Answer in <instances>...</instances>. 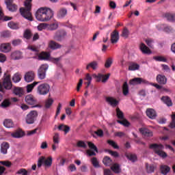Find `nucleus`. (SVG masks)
<instances>
[{"instance_id": "6", "label": "nucleus", "mask_w": 175, "mask_h": 175, "mask_svg": "<svg viewBox=\"0 0 175 175\" xmlns=\"http://www.w3.org/2000/svg\"><path fill=\"white\" fill-rule=\"evenodd\" d=\"M68 35V33H66V31L64 29H59L57 30L53 36V39L55 40H57V42H62L64 39H65V37Z\"/></svg>"}, {"instance_id": "7", "label": "nucleus", "mask_w": 175, "mask_h": 175, "mask_svg": "<svg viewBox=\"0 0 175 175\" xmlns=\"http://www.w3.org/2000/svg\"><path fill=\"white\" fill-rule=\"evenodd\" d=\"M25 100L27 105H30L33 107H40L39 105L36 104L38 103V100L31 94L26 96Z\"/></svg>"}, {"instance_id": "44", "label": "nucleus", "mask_w": 175, "mask_h": 175, "mask_svg": "<svg viewBox=\"0 0 175 175\" xmlns=\"http://www.w3.org/2000/svg\"><path fill=\"white\" fill-rule=\"evenodd\" d=\"M163 17L167 18L168 21H175V14L171 13H165L163 14Z\"/></svg>"}, {"instance_id": "40", "label": "nucleus", "mask_w": 175, "mask_h": 175, "mask_svg": "<svg viewBox=\"0 0 175 175\" xmlns=\"http://www.w3.org/2000/svg\"><path fill=\"white\" fill-rule=\"evenodd\" d=\"M53 103H54L53 98H49L46 99L44 103V109H50L53 106Z\"/></svg>"}, {"instance_id": "26", "label": "nucleus", "mask_w": 175, "mask_h": 175, "mask_svg": "<svg viewBox=\"0 0 175 175\" xmlns=\"http://www.w3.org/2000/svg\"><path fill=\"white\" fill-rule=\"evenodd\" d=\"M49 49H51V50H57L61 49L62 46L58 42H55L54 40H51L49 42Z\"/></svg>"}, {"instance_id": "47", "label": "nucleus", "mask_w": 175, "mask_h": 175, "mask_svg": "<svg viewBox=\"0 0 175 175\" xmlns=\"http://www.w3.org/2000/svg\"><path fill=\"white\" fill-rule=\"evenodd\" d=\"M37 93L39 95H44V83H42L38 87Z\"/></svg>"}, {"instance_id": "42", "label": "nucleus", "mask_w": 175, "mask_h": 175, "mask_svg": "<svg viewBox=\"0 0 175 175\" xmlns=\"http://www.w3.org/2000/svg\"><path fill=\"white\" fill-rule=\"evenodd\" d=\"M11 105L12 103L10 102V99L5 98L1 104V107L3 109H6V107H9Z\"/></svg>"}, {"instance_id": "25", "label": "nucleus", "mask_w": 175, "mask_h": 175, "mask_svg": "<svg viewBox=\"0 0 175 175\" xmlns=\"http://www.w3.org/2000/svg\"><path fill=\"white\" fill-rule=\"evenodd\" d=\"M10 145L8 142H3L1 145V154H8V150H9Z\"/></svg>"}, {"instance_id": "29", "label": "nucleus", "mask_w": 175, "mask_h": 175, "mask_svg": "<svg viewBox=\"0 0 175 175\" xmlns=\"http://www.w3.org/2000/svg\"><path fill=\"white\" fill-rule=\"evenodd\" d=\"M160 172L161 174L166 175L170 172V167L166 165H161L160 166Z\"/></svg>"}, {"instance_id": "30", "label": "nucleus", "mask_w": 175, "mask_h": 175, "mask_svg": "<svg viewBox=\"0 0 175 175\" xmlns=\"http://www.w3.org/2000/svg\"><path fill=\"white\" fill-rule=\"evenodd\" d=\"M57 129L59 131H63V132H64L65 135H66L67 133H69V131H70V127H69V126L65 125V124L59 125Z\"/></svg>"}, {"instance_id": "5", "label": "nucleus", "mask_w": 175, "mask_h": 175, "mask_svg": "<svg viewBox=\"0 0 175 175\" xmlns=\"http://www.w3.org/2000/svg\"><path fill=\"white\" fill-rule=\"evenodd\" d=\"M38 111L33 110L31 111L26 116V122L27 124H33L36 119L38 118Z\"/></svg>"}, {"instance_id": "24", "label": "nucleus", "mask_w": 175, "mask_h": 175, "mask_svg": "<svg viewBox=\"0 0 175 175\" xmlns=\"http://www.w3.org/2000/svg\"><path fill=\"white\" fill-rule=\"evenodd\" d=\"M0 50L2 53H9L11 50L10 43L1 44L0 46Z\"/></svg>"}, {"instance_id": "37", "label": "nucleus", "mask_w": 175, "mask_h": 175, "mask_svg": "<svg viewBox=\"0 0 175 175\" xmlns=\"http://www.w3.org/2000/svg\"><path fill=\"white\" fill-rule=\"evenodd\" d=\"M161 100L163 101V103L167 105L169 107L170 106H173V103H172V99H170V97L169 96H163L161 98Z\"/></svg>"}, {"instance_id": "20", "label": "nucleus", "mask_w": 175, "mask_h": 175, "mask_svg": "<svg viewBox=\"0 0 175 175\" xmlns=\"http://www.w3.org/2000/svg\"><path fill=\"white\" fill-rule=\"evenodd\" d=\"M139 49L143 54L150 55L152 53L151 51V50L150 49V48L148 46H147L146 45H145L144 43H143V42H142L139 44Z\"/></svg>"}, {"instance_id": "57", "label": "nucleus", "mask_w": 175, "mask_h": 175, "mask_svg": "<svg viewBox=\"0 0 175 175\" xmlns=\"http://www.w3.org/2000/svg\"><path fill=\"white\" fill-rule=\"evenodd\" d=\"M91 162L94 167H99V161H98V159H96V157L92 158Z\"/></svg>"}, {"instance_id": "45", "label": "nucleus", "mask_w": 175, "mask_h": 175, "mask_svg": "<svg viewBox=\"0 0 175 175\" xmlns=\"http://www.w3.org/2000/svg\"><path fill=\"white\" fill-rule=\"evenodd\" d=\"M140 66L136 63H131L129 66V70L134 71V70H139Z\"/></svg>"}, {"instance_id": "41", "label": "nucleus", "mask_w": 175, "mask_h": 175, "mask_svg": "<svg viewBox=\"0 0 175 175\" xmlns=\"http://www.w3.org/2000/svg\"><path fill=\"white\" fill-rule=\"evenodd\" d=\"M51 165H53V157L51 156L46 159H44V167H51Z\"/></svg>"}, {"instance_id": "18", "label": "nucleus", "mask_w": 175, "mask_h": 175, "mask_svg": "<svg viewBox=\"0 0 175 175\" xmlns=\"http://www.w3.org/2000/svg\"><path fill=\"white\" fill-rule=\"evenodd\" d=\"M156 80L161 85H165L167 83V78L163 75H158L156 77Z\"/></svg>"}, {"instance_id": "16", "label": "nucleus", "mask_w": 175, "mask_h": 175, "mask_svg": "<svg viewBox=\"0 0 175 175\" xmlns=\"http://www.w3.org/2000/svg\"><path fill=\"white\" fill-rule=\"evenodd\" d=\"M120 40V33L117 30H114L111 33V42L112 44H116L117 42Z\"/></svg>"}, {"instance_id": "54", "label": "nucleus", "mask_w": 175, "mask_h": 175, "mask_svg": "<svg viewBox=\"0 0 175 175\" xmlns=\"http://www.w3.org/2000/svg\"><path fill=\"white\" fill-rule=\"evenodd\" d=\"M146 170L147 173H154V170H155V167L152 165H148V163H146Z\"/></svg>"}, {"instance_id": "32", "label": "nucleus", "mask_w": 175, "mask_h": 175, "mask_svg": "<svg viewBox=\"0 0 175 175\" xmlns=\"http://www.w3.org/2000/svg\"><path fill=\"white\" fill-rule=\"evenodd\" d=\"M38 75L39 79L43 80L44 79V66L42 64L40 67L38 68Z\"/></svg>"}, {"instance_id": "11", "label": "nucleus", "mask_w": 175, "mask_h": 175, "mask_svg": "<svg viewBox=\"0 0 175 175\" xmlns=\"http://www.w3.org/2000/svg\"><path fill=\"white\" fill-rule=\"evenodd\" d=\"M25 81L26 83H31L35 80V72L33 71H29L25 73L24 76Z\"/></svg>"}, {"instance_id": "49", "label": "nucleus", "mask_w": 175, "mask_h": 175, "mask_svg": "<svg viewBox=\"0 0 175 175\" xmlns=\"http://www.w3.org/2000/svg\"><path fill=\"white\" fill-rule=\"evenodd\" d=\"M12 81L14 83H20L21 81V75L18 72L16 73L12 77Z\"/></svg>"}, {"instance_id": "2", "label": "nucleus", "mask_w": 175, "mask_h": 175, "mask_svg": "<svg viewBox=\"0 0 175 175\" xmlns=\"http://www.w3.org/2000/svg\"><path fill=\"white\" fill-rule=\"evenodd\" d=\"M12 87H13V84L12 83L10 75L5 73L3 77V81L0 82V92L5 94L6 90H12Z\"/></svg>"}, {"instance_id": "12", "label": "nucleus", "mask_w": 175, "mask_h": 175, "mask_svg": "<svg viewBox=\"0 0 175 175\" xmlns=\"http://www.w3.org/2000/svg\"><path fill=\"white\" fill-rule=\"evenodd\" d=\"M58 22L55 21L51 24L44 23V29H46L47 31H55L56 29H58Z\"/></svg>"}, {"instance_id": "43", "label": "nucleus", "mask_w": 175, "mask_h": 175, "mask_svg": "<svg viewBox=\"0 0 175 175\" xmlns=\"http://www.w3.org/2000/svg\"><path fill=\"white\" fill-rule=\"evenodd\" d=\"M127 159L131 161V162H136L137 161V156L135 154L127 153L126 154Z\"/></svg>"}, {"instance_id": "60", "label": "nucleus", "mask_w": 175, "mask_h": 175, "mask_svg": "<svg viewBox=\"0 0 175 175\" xmlns=\"http://www.w3.org/2000/svg\"><path fill=\"white\" fill-rule=\"evenodd\" d=\"M53 143L54 144H59V134L58 133H55L53 136Z\"/></svg>"}, {"instance_id": "38", "label": "nucleus", "mask_w": 175, "mask_h": 175, "mask_svg": "<svg viewBox=\"0 0 175 175\" xmlns=\"http://www.w3.org/2000/svg\"><path fill=\"white\" fill-rule=\"evenodd\" d=\"M39 83H40L39 81H34L33 83L27 85L26 87L27 92L29 93L32 92V90H33V88H35V87H36V85H38Z\"/></svg>"}, {"instance_id": "46", "label": "nucleus", "mask_w": 175, "mask_h": 175, "mask_svg": "<svg viewBox=\"0 0 175 175\" xmlns=\"http://www.w3.org/2000/svg\"><path fill=\"white\" fill-rule=\"evenodd\" d=\"M8 25L11 29H18V28H20L18 23H16L13 21L9 22Z\"/></svg>"}, {"instance_id": "28", "label": "nucleus", "mask_w": 175, "mask_h": 175, "mask_svg": "<svg viewBox=\"0 0 175 175\" xmlns=\"http://www.w3.org/2000/svg\"><path fill=\"white\" fill-rule=\"evenodd\" d=\"M106 101L112 106V107H116V106H118V100H117L116 98L113 97H107L106 98Z\"/></svg>"}, {"instance_id": "27", "label": "nucleus", "mask_w": 175, "mask_h": 175, "mask_svg": "<svg viewBox=\"0 0 175 175\" xmlns=\"http://www.w3.org/2000/svg\"><path fill=\"white\" fill-rule=\"evenodd\" d=\"M98 66V62L93 61V62H91L90 63H89L86 66V70H90V69H93V70H96Z\"/></svg>"}, {"instance_id": "22", "label": "nucleus", "mask_w": 175, "mask_h": 175, "mask_svg": "<svg viewBox=\"0 0 175 175\" xmlns=\"http://www.w3.org/2000/svg\"><path fill=\"white\" fill-rule=\"evenodd\" d=\"M68 14V10L66 8H60L59 11L57 12V18H64V17H66V15Z\"/></svg>"}, {"instance_id": "51", "label": "nucleus", "mask_w": 175, "mask_h": 175, "mask_svg": "<svg viewBox=\"0 0 175 175\" xmlns=\"http://www.w3.org/2000/svg\"><path fill=\"white\" fill-rule=\"evenodd\" d=\"M116 116L119 120H124V113L118 107L116 108Z\"/></svg>"}, {"instance_id": "61", "label": "nucleus", "mask_w": 175, "mask_h": 175, "mask_svg": "<svg viewBox=\"0 0 175 175\" xmlns=\"http://www.w3.org/2000/svg\"><path fill=\"white\" fill-rule=\"evenodd\" d=\"M118 123L121 124V125H123L124 126H129L131 125V123L125 119H123L122 120H118Z\"/></svg>"}, {"instance_id": "58", "label": "nucleus", "mask_w": 175, "mask_h": 175, "mask_svg": "<svg viewBox=\"0 0 175 175\" xmlns=\"http://www.w3.org/2000/svg\"><path fill=\"white\" fill-rule=\"evenodd\" d=\"M44 165V157H41L38 161V169H40V167H42V165Z\"/></svg>"}, {"instance_id": "53", "label": "nucleus", "mask_w": 175, "mask_h": 175, "mask_svg": "<svg viewBox=\"0 0 175 175\" xmlns=\"http://www.w3.org/2000/svg\"><path fill=\"white\" fill-rule=\"evenodd\" d=\"M121 36L125 38V39L129 36V30H128V28L125 27L123 29Z\"/></svg>"}, {"instance_id": "34", "label": "nucleus", "mask_w": 175, "mask_h": 175, "mask_svg": "<svg viewBox=\"0 0 175 175\" xmlns=\"http://www.w3.org/2000/svg\"><path fill=\"white\" fill-rule=\"evenodd\" d=\"M12 17L4 16L3 11H2V7H0V21H10L12 20Z\"/></svg>"}, {"instance_id": "19", "label": "nucleus", "mask_w": 175, "mask_h": 175, "mask_svg": "<svg viewBox=\"0 0 175 175\" xmlns=\"http://www.w3.org/2000/svg\"><path fill=\"white\" fill-rule=\"evenodd\" d=\"M12 94L21 98L24 95V89L20 87H14L12 90Z\"/></svg>"}, {"instance_id": "14", "label": "nucleus", "mask_w": 175, "mask_h": 175, "mask_svg": "<svg viewBox=\"0 0 175 175\" xmlns=\"http://www.w3.org/2000/svg\"><path fill=\"white\" fill-rule=\"evenodd\" d=\"M139 132L146 137H152V136H154V133H152L151 130L145 127L140 128Z\"/></svg>"}, {"instance_id": "62", "label": "nucleus", "mask_w": 175, "mask_h": 175, "mask_svg": "<svg viewBox=\"0 0 175 175\" xmlns=\"http://www.w3.org/2000/svg\"><path fill=\"white\" fill-rule=\"evenodd\" d=\"M88 146L89 148H90L91 150H94V151H95L96 152H98V148H96V146H95L94 143L88 142Z\"/></svg>"}, {"instance_id": "3", "label": "nucleus", "mask_w": 175, "mask_h": 175, "mask_svg": "<svg viewBox=\"0 0 175 175\" xmlns=\"http://www.w3.org/2000/svg\"><path fill=\"white\" fill-rule=\"evenodd\" d=\"M149 148L153 150L154 154H157L160 158H163V159L167 158V154L163 151L165 146L162 144H152L149 146Z\"/></svg>"}, {"instance_id": "21", "label": "nucleus", "mask_w": 175, "mask_h": 175, "mask_svg": "<svg viewBox=\"0 0 175 175\" xmlns=\"http://www.w3.org/2000/svg\"><path fill=\"white\" fill-rule=\"evenodd\" d=\"M146 116L150 120H155L157 118V111H155L153 109H146Z\"/></svg>"}, {"instance_id": "36", "label": "nucleus", "mask_w": 175, "mask_h": 175, "mask_svg": "<svg viewBox=\"0 0 175 175\" xmlns=\"http://www.w3.org/2000/svg\"><path fill=\"white\" fill-rule=\"evenodd\" d=\"M22 55L23 54L21 51H16L11 54V58L12 59H21Z\"/></svg>"}, {"instance_id": "55", "label": "nucleus", "mask_w": 175, "mask_h": 175, "mask_svg": "<svg viewBox=\"0 0 175 175\" xmlns=\"http://www.w3.org/2000/svg\"><path fill=\"white\" fill-rule=\"evenodd\" d=\"M95 135H96V136H98V137H103V130L98 129L96 131H94L93 133V137H96Z\"/></svg>"}, {"instance_id": "50", "label": "nucleus", "mask_w": 175, "mask_h": 175, "mask_svg": "<svg viewBox=\"0 0 175 175\" xmlns=\"http://www.w3.org/2000/svg\"><path fill=\"white\" fill-rule=\"evenodd\" d=\"M153 59L157 61V62H167V59L163 56H154L153 57Z\"/></svg>"}, {"instance_id": "23", "label": "nucleus", "mask_w": 175, "mask_h": 175, "mask_svg": "<svg viewBox=\"0 0 175 175\" xmlns=\"http://www.w3.org/2000/svg\"><path fill=\"white\" fill-rule=\"evenodd\" d=\"M111 170L116 174L121 173V165L117 163H113L111 165Z\"/></svg>"}, {"instance_id": "9", "label": "nucleus", "mask_w": 175, "mask_h": 175, "mask_svg": "<svg viewBox=\"0 0 175 175\" xmlns=\"http://www.w3.org/2000/svg\"><path fill=\"white\" fill-rule=\"evenodd\" d=\"M146 83L147 81L144 79L140 77L134 78L129 81L131 85H140V84H146Z\"/></svg>"}, {"instance_id": "63", "label": "nucleus", "mask_w": 175, "mask_h": 175, "mask_svg": "<svg viewBox=\"0 0 175 175\" xmlns=\"http://www.w3.org/2000/svg\"><path fill=\"white\" fill-rule=\"evenodd\" d=\"M17 174L28 175V171L24 168H22L17 172Z\"/></svg>"}, {"instance_id": "8", "label": "nucleus", "mask_w": 175, "mask_h": 175, "mask_svg": "<svg viewBox=\"0 0 175 175\" xmlns=\"http://www.w3.org/2000/svg\"><path fill=\"white\" fill-rule=\"evenodd\" d=\"M60 59L61 58L59 57L54 58L51 57L50 52H44V61H49V62H53V64H56V65H57Z\"/></svg>"}, {"instance_id": "48", "label": "nucleus", "mask_w": 175, "mask_h": 175, "mask_svg": "<svg viewBox=\"0 0 175 175\" xmlns=\"http://www.w3.org/2000/svg\"><path fill=\"white\" fill-rule=\"evenodd\" d=\"M23 37L25 38V39L29 40V39L32 38V33L31 32V30L26 29L23 33Z\"/></svg>"}, {"instance_id": "56", "label": "nucleus", "mask_w": 175, "mask_h": 175, "mask_svg": "<svg viewBox=\"0 0 175 175\" xmlns=\"http://www.w3.org/2000/svg\"><path fill=\"white\" fill-rule=\"evenodd\" d=\"M77 147L79 148H87V144L84 141H79L77 143Z\"/></svg>"}, {"instance_id": "33", "label": "nucleus", "mask_w": 175, "mask_h": 175, "mask_svg": "<svg viewBox=\"0 0 175 175\" xmlns=\"http://www.w3.org/2000/svg\"><path fill=\"white\" fill-rule=\"evenodd\" d=\"M122 94L124 96H126L129 94V86L128 83L124 82L122 86Z\"/></svg>"}, {"instance_id": "35", "label": "nucleus", "mask_w": 175, "mask_h": 175, "mask_svg": "<svg viewBox=\"0 0 175 175\" xmlns=\"http://www.w3.org/2000/svg\"><path fill=\"white\" fill-rule=\"evenodd\" d=\"M103 163L105 166H111L113 165V160L109 157L105 156L103 159Z\"/></svg>"}, {"instance_id": "17", "label": "nucleus", "mask_w": 175, "mask_h": 175, "mask_svg": "<svg viewBox=\"0 0 175 175\" xmlns=\"http://www.w3.org/2000/svg\"><path fill=\"white\" fill-rule=\"evenodd\" d=\"M5 4L7 5V8L8 9V10H10V12H16V10H17V5L13 3V1L6 0Z\"/></svg>"}, {"instance_id": "64", "label": "nucleus", "mask_w": 175, "mask_h": 175, "mask_svg": "<svg viewBox=\"0 0 175 175\" xmlns=\"http://www.w3.org/2000/svg\"><path fill=\"white\" fill-rule=\"evenodd\" d=\"M21 42L22 40L20 39L14 40H12V44L14 46H18L19 44H21Z\"/></svg>"}, {"instance_id": "4", "label": "nucleus", "mask_w": 175, "mask_h": 175, "mask_svg": "<svg viewBox=\"0 0 175 175\" xmlns=\"http://www.w3.org/2000/svg\"><path fill=\"white\" fill-rule=\"evenodd\" d=\"M28 50H31V51H33L34 53H36V55L33 57V58H36V59H39V61H43L44 59V51H42V53H39V48L35 45H29L27 46Z\"/></svg>"}, {"instance_id": "31", "label": "nucleus", "mask_w": 175, "mask_h": 175, "mask_svg": "<svg viewBox=\"0 0 175 175\" xmlns=\"http://www.w3.org/2000/svg\"><path fill=\"white\" fill-rule=\"evenodd\" d=\"M25 134L24 132L21 130L16 131L11 134V136L12 137H14L15 139H20V137H23Z\"/></svg>"}, {"instance_id": "59", "label": "nucleus", "mask_w": 175, "mask_h": 175, "mask_svg": "<svg viewBox=\"0 0 175 175\" xmlns=\"http://www.w3.org/2000/svg\"><path fill=\"white\" fill-rule=\"evenodd\" d=\"M108 144H109V146H111V147H113V148L118 150V148H120V147L118 146V145H117V143H116V142L113 141V140H108L107 141Z\"/></svg>"}, {"instance_id": "1", "label": "nucleus", "mask_w": 175, "mask_h": 175, "mask_svg": "<svg viewBox=\"0 0 175 175\" xmlns=\"http://www.w3.org/2000/svg\"><path fill=\"white\" fill-rule=\"evenodd\" d=\"M25 8H20V12L21 16L29 20V21H32V13H31V10L32 9V0H26L24 2Z\"/></svg>"}, {"instance_id": "13", "label": "nucleus", "mask_w": 175, "mask_h": 175, "mask_svg": "<svg viewBox=\"0 0 175 175\" xmlns=\"http://www.w3.org/2000/svg\"><path fill=\"white\" fill-rule=\"evenodd\" d=\"M44 21H49L51 20L53 16H54V12L51 8H49L47 7L44 8Z\"/></svg>"}, {"instance_id": "10", "label": "nucleus", "mask_w": 175, "mask_h": 175, "mask_svg": "<svg viewBox=\"0 0 175 175\" xmlns=\"http://www.w3.org/2000/svg\"><path fill=\"white\" fill-rule=\"evenodd\" d=\"M36 18L38 21H44V7H42L39 8L36 12Z\"/></svg>"}, {"instance_id": "39", "label": "nucleus", "mask_w": 175, "mask_h": 175, "mask_svg": "<svg viewBox=\"0 0 175 175\" xmlns=\"http://www.w3.org/2000/svg\"><path fill=\"white\" fill-rule=\"evenodd\" d=\"M3 125L5 128H13L14 126V124L11 119H5L3 122Z\"/></svg>"}, {"instance_id": "15", "label": "nucleus", "mask_w": 175, "mask_h": 175, "mask_svg": "<svg viewBox=\"0 0 175 175\" xmlns=\"http://www.w3.org/2000/svg\"><path fill=\"white\" fill-rule=\"evenodd\" d=\"M95 77L97 79L96 81H102V83H106V81L110 79V74H98V75H95Z\"/></svg>"}, {"instance_id": "52", "label": "nucleus", "mask_w": 175, "mask_h": 175, "mask_svg": "<svg viewBox=\"0 0 175 175\" xmlns=\"http://www.w3.org/2000/svg\"><path fill=\"white\" fill-rule=\"evenodd\" d=\"M112 64H113V58L109 57L105 61V67L107 68H110V66H111Z\"/></svg>"}]
</instances>
